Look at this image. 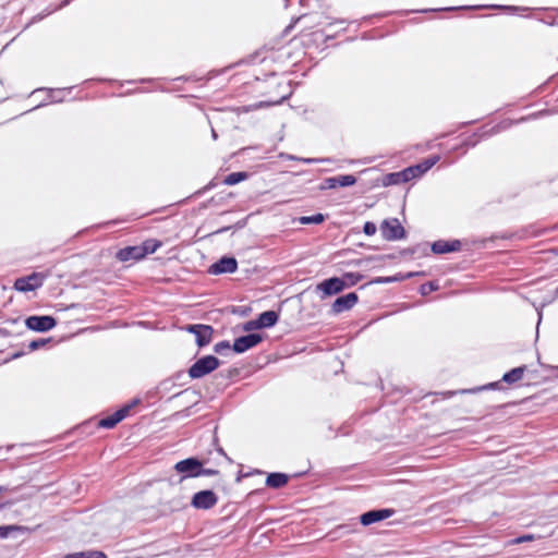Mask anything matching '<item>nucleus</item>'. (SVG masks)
I'll return each instance as SVG.
<instances>
[{
	"label": "nucleus",
	"instance_id": "nucleus-28",
	"mask_svg": "<svg viewBox=\"0 0 558 558\" xmlns=\"http://www.w3.org/2000/svg\"><path fill=\"white\" fill-rule=\"evenodd\" d=\"M23 527L22 526H19V525H5V526H0V538H5L9 536V533L11 531H17V530H22Z\"/></svg>",
	"mask_w": 558,
	"mask_h": 558
},
{
	"label": "nucleus",
	"instance_id": "nucleus-3",
	"mask_svg": "<svg viewBox=\"0 0 558 558\" xmlns=\"http://www.w3.org/2000/svg\"><path fill=\"white\" fill-rule=\"evenodd\" d=\"M25 325L28 329L37 332H46L56 327L57 320L52 316H29L25 319Z\"/></svg>",
	"mask_w": 558,
	"mask_h": 558
},
{
	"label": "nucleus",
	"instance_id": "nucleus-31",
	"mask_svg": "<svg viewBox=\"0 0 558 558\" xmlns=\"http://www.w3.org/2000/svg\"><path fill=\"white\" fill-rule=\"evenodd\" d=\"M363 231H364V233L366 235L371 236V235H374L376 233L377 227H376L375 223L367 221V222H365V225L363 227Z\"/></svg>",
	"mask_w": 558,
	"mask_h": 558
},
{
	"label": "nucleus",
	"instance_id": "nucleus-25",
	"mask_svg": "<svg viewBox=\"0 0 558 558\" xmlns=\"http://www.w3.org/2000/svg\"><path fill=\"white\" fill-rule=\"evenodd\" d=\"M439 161V156L429 157L422 162H420V167H422L423 171H428L434 165Z\"/></svg>",
	"mask_w": 558,
	"mask_h": 558
},
{
	"label": "nucleus",
	"instance_id": "nucleus-14",
	"mask_svg": "<svg viewBox=\"0 0 558 558\" xmlns=\"http://www.w3.org/2000/svg\"><path fill=\"white\" fill-rule=\"evenodd\" d=\"M356 183V178L352 174L327 178L322 189H335L337 186H351Z\"/></svg>",
	"mask_w": 558,
	"mask_h": 558
},
{
	"label": "nucleus",
	"instance_id": "nucleus-22",
	"mask_svg": "<svg viewBox=\"0 0 558 558\" xmlns=\"http://www.w3.org/2000/svg\"><path fill=\"white\" fill-rule=\"evenodd\" d=\"M325 221V216L323 214H316L313 216H302L299 218V222L301 225H318Z\"/></svg>",
	"mask_w": 558,
	"mask_h": 558
},
{
	"label": "nucleus",
	"instance_id": "nucleus-33",
	"mask_svg": "<svg viewBox=\"0 0 558 558\" xmlns=\"http://www.w3.org/2000/svg\"><path fill=\"white\" fill-rule=\"evenodd\" d=\"M259 324H258V320H250V322H246L243 326V329L245 331H251V330H254V329H259Z\"/></svg>",
	"mask_w": 558,
	"mask_h": 558
},
{
	"label": "nucleus",
	"instance_id": "nucleus-9",
	"mask_svg": "<svg viewBox=\"0 0 558 558\" xmlns=\"http://www.w3.org/2000/svg\"><path fill=\"white\" fill-rule=\"evenodd\" d=\"M347 287V282L338 277L324 280L317 286V289L323 291L324 295H333L340 293Z\"/></svg>",
	"mask_w": 558,
	"mask_h": 558
},
{
	"label": "nucleus",
	"instance_id": "nucleus-32",
	"mask_svg": "<svg viewBox=\"0 0 558 558\" xmlns=\"http://www.w3.org/2000/svg\"><path fill=\"white\" fill-rule=\"evenodd\" d=\"M230 348H231V345H230L229 341H220L215 344L214 351L216 353L221 354L225 350H229Z\"/></svg>",
	"mask_w": 558,
	"mask_h": 558
},
{
	"label": "nucleus",
	"instance_id": "nucleus-35",
	"mask_svg": "<svg viewBox=\"0 0 558 558\" xmlns=\"http://www.w3.org/2000/svg\"><path fill=\"white\" fill-rule=\"evenodd\" d=\"M534 539V535L532 534H527V535H523V536H520V537H517L515 539H513V544H521V543H524V542H531Z\"/></svg>",
	"mask_w": 558,
	"mask_h": 558
},
{
	"label": "nucleus",
	"instance_id": "nucleus-18",
	"mask_svg": "<svg viewBox=\"0 0 558 558\" xmlns=\"http://www.w3.org/2000/svg\"><path fill=\"white\" fill-rule=\"evenodd\" d=\"M288 483V475L283 473H271L266 478V485L271 488H280Z\"/></svg>",
	"mask_w": 558,
	"mask_h": 558
},
{
	"label": "nucleus",
	"instance_id": "nucleus-2",
	"mask_svg": "<svg viewBox=\"0 0 558 558\" xmlns=\"http://www.w3.org/2000/svg\"><path fill=\"white\" fill-rule=\"evenodd\" d=\"M202 466V461L197 458H187L181 460L174 464V470L182 474L180 482L187 477H197L199 476V470Z\"/></svg>",
	"mask_w": 558,
	"mask_h": 558
},
{
	"label": "nucleus",
	"instance_id": "nucleus-12",
	"mask_svg": "<svg viewBox=\"0 0 558 558\" xmlns=\"http://www.w3.org/2000/svg\"><path fill=\"white\" fill-rule=\"evenodd\" d=\"M359 296L355 292L348 293L345 295L339 296L332 303V313L340 314L344 311L352 308L357 303Z\"/></svg>",
	"mask_w": 558,
	"mask_h": 558
},
{
	"label": "nucleus",
	"instance_id": "nucleus-37",
	"mask_svg": "<svg viewBox=\"0 0 558 558\" xmlns=\"http://www.w3.org/2000/svg\"><path fill=\"white\" fill-rule=\"evenodd\" d=\"M509 125H510L509 123H507V122H502V123H500L499 125H497V126H496V131H495V128H494V129H492V133H496V132H498V131H500V130H505V129H507Z\"/></svg>",
	"mask_w": 558,
	"mask_h": 558
},
{
	"label": "nucleus",
	"instance_id": "nucleus-5",
	"mask_svg": "<svg viewBox=\"0 0 558 558\" xmlns=\"http://www.w3.org/2000/svg\"><path fill=\"white\" fill-rule=\"evenodd\" d=\"M45 278L46 276L40 272H33L29 276L16 279L14 288L21 292L34 291L43 286Z\"/></svg>",
	"mask_w": 558,
	"mask_h": 558
},
{
	"label": "nucleus",
	"instance_id": "nucleus-19",
	"mask_svg": "<svg viewBox=\"0 0 558 558\" xmlns=\"http://www.w3.org/2000/svg\"><path fill=\"white\" fill-rule=\"evenodd\" d=\"M526 369V366H519L515 368H512L510 372L506 373L502 376V380L507 384H514L522 379L524 372Z\"/></svg>",
	"mask_w": 558,
	"mask_h": 558
},
{
	"label": "nucleus",
	"instance_id": "nucleus-42",
	"mask_svg": "<svg viewBox=\"0 0 558 558\" xmlns=\"http://www.w3.org/2000/svg\"><path fill=\"white\" fill-rule=\"evenodd\" d=\"M211 134H213V137L216 140L217 138V134H216L215 130H211Z\"/></svg>",
	"mask_w": 558,
	"mask_h": 558
},
{
	"label": "nucleus",
	"instance_id": "nucleus-26",
	"mask_svg": "<svg viewBox=\"0 0 558 558\" xmlns=\"http://www.w3.org/2000/svg\"><path fill=\"white\" fill-rule=\"evenodd\" d=\"M363 278L362 275L355 272H348L342 278L344 281L348 280L347 286H354Z\"/></svg>",
	"mask_w": 558,
	"mask_h": 558
},
{
	"label": "nucleus",
	"instance_id": "nucleus-44",
	"mask_svg": "<svg viewBox=\"0 0 558 558\" xmlns=\"http://www.w3.org/2000/svg\"><path fill=\"white\" fill-rule=\"evenodd\" d=\"M2 508H3V505H0V509H2Z\"/></svg>",
	"mask_w": 558,
	"mask_h": 558
},
{
	"label": "nucleus",
	"instance_id": "nucleus-39",
	"mask_svg": "<svg viewBox=\"0 0 558 558\" xmlns=\"http://www.w3.org/2000/svg\"><path fill=\"white\" fill-rule=\"evenodd\" d=\"M300 160L305 162V163H316V162L322 161L320 159H316V158H303V159H300Z\"/></svg>",
	"mask_w": 558,
	"mask_h": 558
},
{
	"label": "nucleus",
	"instance_id": "nucleus-40",
	"mask_svg": "<svg viewBox=\"0 0 558 558\" xmlns=\"http://www.w3.org/2000/svg\"><path fill=\"white\" fill-rule=\"evenodd\" d=\"M488 8H493V9H496V8H499L498 5H489ZM505 9H509V10H517V8H512V7H504Z\"/></svg>",
	"mask_w": 558,
	"mask_h": 558
},
{
	"label": "nucleus",
	"instance_id": "nucleus-38",
	"mask_svg": "<svg viewBox=\"0 0 558 558\" xmlns=\"http://www.w3.org/2000/svg\"><path fill=\"white\" fill-rule=\"evenodd\" d=\"M413 169L415 170L417 178H420L421 175H423L426 172V171H423L422 167H420V163L413 166Z\"/></svg>",
	"mask_w": 558,
	"mask_h": 558
},
{
	"label": "nucleus",
	"instance_id": "nucleus-11",
	"mask_svg": "<svg viewBox=\"0 0 558 558\" xmlns=\"http://www.w3.org/2000/svg\"><path fill=\"white\" fill-rule=\"evenodd\" d=\"M238 263L233 257H222L217 263L213 264L209 272L214 275L232 274L236 270Z\"/></svg>",
	"mask_w": 558,
	"mask_h": 558
},
{
	"label": "nucleus",
	"instance_id": "nucleus-23",
	"mask_svg": "<svg viewBox=\"0 0 558 558\" xmlns=\"http://www.w3.org/2000/svg\"><path fill=\"white\" fill-rule=\"evenodd\" d=\"M414 275H415L414 272H408L407 275H398V276H393V277H378L377 279H375V282L376 283H390V282L400 281L403 279L411 278Z\"/></svg>",
	"mask_w": 558,
	"mask_h": 558
},
{
	"label": "nucleus",
	"instance_id": "nucleus-7",
	"mask_svg": "<svg viewBox=\"0 0 558 558\" xmlns=\"http://www.w3.org/2000/svg\"><path fill=\"white\" fill-rule=\"evenodd\" d=\"M186 330L195 335L199 348L209 344L214 333L213 327L208 325H189Z\"/></svg>",
	"mask_w": 558,
	"mask_h": 558
},
{
	"label": "nucleus",
	"instance_id": "nucleus-16",
	"mask_svg": "<svg viewBox=\"0 0 558 558\" xmlns=\"http://www.w3.org/2000/svg\"><path fill=\"white\" fill-rule=\"evenodd\" d=\"M461 247V242L459 240L453 241H444L439 240L433 243L432 251L435 254H445L450 252H457Z\"/></svg>",
	"mask_w": 558,
	"mask_h": 558
},
{
	"label": "nucleus",
	"instance_id": "nucleus-15",
	"mask_svg": "<svg viewBox=\"0 0 558 558\" xmlns=\"http://www.w3.org/2000/svg\"><path fill=\"white\" fill-rule=\"evenodd\" d=\"M117 257L121 262L138 260L145 257V250L141 248V246H128L120 250L117 253Z\"/></svg>",
	"mask_w": 558,
	"mask_h": 558
},
{
	"label": "nucleus",
	"instance_id": "nucleus-13",
	"mask_svg": "<svg viewBox=\"0 0 558 558\" xmlns=\"http://www.w3.org/2000/svg\"><path fill=\"white\" fill-rule=\"evenodd\" d=\"M132 405H125L114 412L113 414L101 418L98 423L99 427L102 428H113L118 423H120L123 418H125L130 412Z\"/></svg>",
	"mask_w": 558,
	"mask_h": 558
},
{
	"label": "nucleus",
	"instance_id": "nucleus-24",
	"mask_svg": "<svg viewBox=\"0 0 558 558\" xmlns=\"http://www.w3.org/2000/svg\"><path fill=\"white\" fill-rule=\"evenodd\" d=\"M161 245V243L157 240H147L141 245V248L145 250V256L147 254H153L157 251V248Z\"/></svg>",
	"mask_w": 558,
	"mask_h": 558
},
{
	"label": "nucleus",
	"instance_id": "nucleus-21",
	"mask_svg": "<svg viewBox=\"0 0 558 558\" xmlns=\"http://www.w3.org/2000/svg\"><path fill=\"white\" fill-rule=\"evenodd\" d=\"M246 178V172H232L225 178L223 183L227 185H234L245 180Z\"/></svg>",
	"mask_w": 558,
	"mask_h": 558
},
{
	"label": "nucleus",
	"instance_id": "nucleus-4",
	"mask_svg": "<svg viewBox=\"0 0 558 558\" xmlns=\"http://www.w3.org/2000/svg\"><path fill=\"white\" fill-rule=\"evenodd\" d=\"M383 238L388 241L400 240L404 236V229L397 218L386 219L380 226Z\"/></svg>",
	"mask_w": 558,
	"mask_h": 558
},
{
	"label": "nucleus",
	"instance_id": "nucleus-8",
	"mask_svg": "<svg viewBox=\"0 0 558 558\" xmlns=\"http://www.w3.org/2000/svg\"><path fill=\"white\" fill-rule=\"evenodd\" d=\"M263 340V337L258 333H250L235 339L232 349L236 353H243L248 349L257 345Z\"/></svg>",
	"mask_w": 558,
	"mask_h": 558
},
{
	"label": "nucleus",
	"instance_id": "nucleus-1",
	"mask_svg": "<svg viewBox=\"0 0 558 558\" xmlns=\"http://www.w3.org/2000/svg\"><path fill=\"white\" fill-rule=\"evenodd\" d=\"M220 365V361L214 355H206L197 360L189 369L191 378H202L214 372Z\"/></svg>",
	"mask_w": 558,
	"mask_h": 558
},
{
	"label": "nucleus",
	"instance_id": "nucleus-29",
	"mask_svg": "<svg viewBox=\"0 0 558 558\" xmlns=\"http://www.w3.org/2000/svg\"><path fill=\"white\" fill-rule=\"evenodd\" d=\"M437 289L438 287L434 282H426L420 287V292L422 295H427L428 293Z\"/></svg>",
	"mask_w": 558,
	"mask_h": 558
},
{
	"label": "nucleus",
	"instance_id": "nucleus-30",
	"mask_svg": "<svg viewBox=\"0 0 558 558\" xmlns=\"http://www.w3.org/2000/svg\"><path fill=\"white\" fill-rule=\"evenodd\" d=\"M401 173L405 182H409L417 178L415 170L413 169V166L405 168L404 170L401 171Z\"/></svg>",
	"mask_w": 558,
	"mask_h": 558
},
{
	"label": "nucleus",
	"instance_id": "nucleus-10",
	"mask_svg": "<svg viewBox=\"0 0 558 558\" xmlns=\"http://www.w3.org/2000/svg\"><path fill=\"white\" fill-rule=\"evenodd\" d=\"M395 513L393 509H376L363 513L360 521L363 525H371L373 523L386 520Z\"/></svg>",
	"mask_w": 558,
	"mask_h": 558
},
{
	"label": "nucleus",
	"instance_id": "nucleus-6",
	"mask_svg": "<svg viewBox=\"0 0 558 558\" xmlns=\"http://www.w3.org/2000/svg\"><path fill=\"white\" fill-rule=\"evenodd\" d=\"M218 502V497L213 490H201L196 493L191 501V505L196 509H210Z\"/></svg>",
	"mask_w": 558,
	"mask_h": 558
},
{
	"label": "nucleus",
	"instance_id": "nucleus-43",
	"mask_svg": "<svg viewBox=\"0 0 558 558\" xmlns=\"http://www.w3.org/2000/svg\"><path fill=\"white\" fill-rule=\"evenodd\" d=\"M3 490H5V488L0 486V493L3 492Z\"/></svg>",
	"mask_w": 558,
	"mask_h": 558
},
{
	"label": "nucleus",
	"instance_id": "nucleus-34",
	"mask_svg": "<svg viewBox=\"0 0 558 558\" xmlns=\"http://www.w3.org/2000/svg\"><path fill=\"white\" fill-rule=\"evenodd\" d=\"M202 465H204L203 462H202ZM218 473H219L218 470L205 469L204 466H201V470H199V476H202V475L211 476V475H217Z\"/></svg>",
	"mask_w": 558,
	"mask_h": 558
},
{
	"label": "nucleus",
	"instance_id": "nucleus-27",
	"mask_svg": "<svg viewBox=\"0 0 558 558\" xmlns=\"http://www.w3.org/2000/svg\"><path fill=\"white\" fill-rule=\"evenodd\" d=\"M48 342H50V339H36L29 342L28 350L35 351L43 347H45Z\"/></svg>",
	"mask_w": 558,
	"mask_h": 558
},
{
	"label": "nucleus",
	"instance_id": "nucleus-41",
	"mask_svg": "<svg viewBox=\"0 0 558 558\" xmlns=\"http://www.w3.org/2000/svg\"><path fill=\"white\" fill-rule=\"evenodd\" d=\"M549 24L558 26V16L555 20H553Z\"/></svg>",
	"mask_w": 558,
	"mask_h": 558
},
{
	"label": "nucleus",
	"instance_id": "nucleus-36",
	"mask_svg": "<svg viewBox=\"0 0 558 558\" xmlns=\"http://www.w3.org/2000/svg\"><path fill=\"white\" fill-rule=\"evenodd\" d=\"M62 92H64V89H51L50 90L51 101H60L61 98H59L57 94H61Z\"/></svg>",
	"mask_w": 558,
	"mask_h": 558
},
{
	"label": "nucleus",
	"instance_id": "nucleus-17",
	"mask_svg": "<svg viewBox=\"0 0 558 558\" xmlns=\"http://www.w3.org/2000/svg\"><path fill=\"white\" fill-rule=\"evenodd\" d=\"M279 315L275 311H266L262 313L257 320L260 328L272 327L278 322Z\"/></svg>",
	"mask_w": 558,
	"mask_h": 558
},
{
	"label": "nucleus",
	"instance_id": "nucleus-20",
	"mask_svg": "<svg viewBox=\"0 0 558 558\" xmlns=\"http://www.w3.org/2000/svg\"><path fill=\"white\" fill-rule=\"evenodd\" d=\"M400 183H405L404 178L402 177L401 171L399 172H392L385 175L383 180V184L388 185H396Z\"/></svg>",
	"mask_w": 558,
	"mask_h": 558
}]
</instances>
